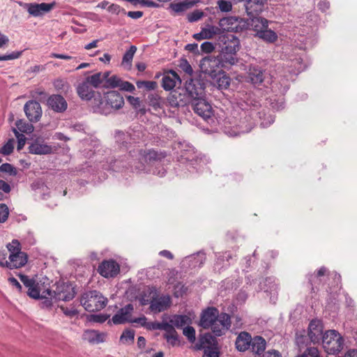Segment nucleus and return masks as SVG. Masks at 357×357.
I'll return each mask as SVG.
<instances>
[{
    "mask_svg": "<svg viewBox=\"0 0 357 357\" xmlns=\"http://www.w3.org/2000/svg\"><path fill=\"white\" fill-rule=\"evenodd\" d=\"M245 116L241 120L239 126V133L249 132L256 125L257 119L261 121V125L263 127L270 126L274 121V118L272 116L267 117V121L265 119L266 114L264 110H259L261 108L260 103L253 99L248 98L244 101V105L241 104Z\"/></svg>",
    "mask_w": 357,
    "mask_h": 357,
    "instance_id": "f257e3e1",
    "label": "nucleus"
},
{
    "mask_svg": "<svg viewBox=\"0 0 357 357\" xmlns=\"http://www.w3.org/2000/svg\"><path fill=\"white\" fill-rule=\"evenodd\" d=\"M216 45L219 48V56L225 63L233 66L237 63L236 53L240 47V41L236 36L229 33L221 34Z\"/></svg>",
    "mask_w": 357,
    "mask_h": 357,
    "instance_id": "f03ea898",
    "label": "nucleus"
},
{
    "mask_svg": "<svg viewBox=\"0 0 357 357\" xmlns=\"http://www.w3.org/2000/svg\"><path fill=\"white\" fill-rule=\"evenodd\" d=\"M98 98H95L92 101L91 106L94 112L107 115L121 108L124 105L123 96L117 91H108L105 93L103 98L100 93H98Z\"/></svg>",
    "mask_w": 357,
    "mask_h": 357,
    "instance_id": "7ed1b4c3",
    "label": "nucleus"
},
{
    "mask_svg": "<svg viewBox=\"0 0 357 357\" xmlns=\"http://www.w3.org/2000/svg\"><path fill=\"white\" fill-rule=\"evenodd\" d=\"M195 351H204L202 357H220V351L215 337L206 333L200 335L197 343L192 347Z\"/></svg>",
    "mask_w": 357,
    "mask_h": 357,
    "instance_id": "20e7f679",
    "label": "nucleus"
},
{
    "mask_svg": "<svg viewBox=\"0 0 357 357\" xmlns=\"http://www.w3.org/2000/svg\"><path fill=\"white\" fill-rule=\"evenodd\" d=\"M75 291L70 284L59 282L55 284V289H47L43 291L42 297H48V300L50 301L55 298L58 301H69L75 297Z\"/></svg>",
    "mask_w": 357,
    "mask_h": 357,
    "instance_id": "39448f33",
    "label": "nucleus"
},
{
    "mask_svg": "<svg viewBox=\"0 0 357 357\" xmlns=\"http://www.w3.org/2000/svg\"><path fill=\"white\" fill-rule=\"evenodd\" d=\"M80 303L86 311L95 312L106 306L107 298L97 291H91L82 296Z\"/></svg>",
    "mask_w": 357,
    "mask_h": 357,
    "instance_id": "423d86ee",
    "label": "nucleus"
},
{
    "mask_svg": "<svg viewBox=\"0 0 357 357\" xmlns=\"http://www.w3.org/2000/svg\"><path fill=\"white\" fill-rule=\"evenodd\" d=\"M229 66H231L225 63L219 55L218 56H206L200 61L199 63L201 71L212 78H215L222 72V68Z\"/></svg>",
    "mask_w": 357,
    "mask_h": 357,
    "instance_id": "0eeeda50",
    "label": "nucleus"
},
{
    "mask_svg": "<svg viewBox=\"0 0 357 357\" xmlns=\"http://www.w3.org/2000/svg\"><path fill=\"white\" fill-rule=\"evenodd\" d=\"M323 347L328 354H335L342 349L343 340L339 333L335 330H329L324 333L321 337Z\"/></svg>",
    "mask_w": 357,
    "mask_h": 357,
    "instance_id": "6e6552de",
    "label": "nucleus"
},
{
    "mask_svg": "<svg viewBox=\"0 0 357 357\" xmlns=\"http://www.w3.org/2000/svg\"><path fill=\"white\" fill-rule=\"evenodd\" d=\"M2 257L0 259V266L7 267L9 269L20 268L24 266L27 262V255L22 252H18L17 255L10 254L8 259L6 260L7 253L6 250L0 251Z\"/></svg>",
    "mask_w": 357,
    "mask_h": 357,
    "instance_id": "1a4fd4ad",
    "label": "nucleus"
},
{
    "mask_svg": "<svg viewBox=\"0 0 357 357\" xmlns=\"http://www.w3.org/2000/svg\"><path fill=\"white\" fill-rule=\"evenodd\" d=\"M220 26L228 32H239L247 29L248 23L242 18L227 17L220 20Z\"/></svg>",
    "mask_w": 357,
    "mask_h": 357,
    "instance_id": "9d476101",
    "label": "nucleus"
},
{
    "mask_svg": "<svg viewBox=\"0 0 357 357\" xmlns=\"http://www.w3.org/2000/svg\"><path fill=\"white\" fill-rule=\"evenodd\" d=\"M24 9L27 10L30 15L33 17H39L49 13L55 6V3H20Z\"/></svg>",
    "mask_w": 357,
    "mask_h": 357,
    "instance_id": "9b49d317",
    "label": "nucleus"
},
{
    "mask_svg": "<svg viewBox=\"0 0 357 357\" xmlns=\"http://www.w3.org/2000/svg\"><path fill=\"white\" fill-rule=\"evenodd\" d=\"M204 84L199 79H190L185 83V90L192 101L204 98L205 95Z\"/></svg>",
    "mask_w": 357,
    "mask_h": 357,
    "instance_id": "f8f14e48",
    "label": "nucleus"
},
{
    "mask_svg": "<svg viewBox=\"0 0 357 357\" xmlns=\"http://www.w3.org/2000/svg\"><path fill=\"white\" fill-rule=\"evenodd\" d=\"M231 326V319L230 316L227 313H220L219 319H218L213 324L210 326L212 333L215 336H221L225 333L227 331Z\"/></svg>",
    "mask_w": 357,
    "mask_h": 357,
    "instance_id": "ddd939ff",
    "label": "nucleus"
},
{
    "mask_svg": "<svg viewBox=\"0 0 357 357\" xmlns=\"http://www.w3.org/2000/svg\"><path fill=\"white\" fill-rule=\"evenodd\" d=\"M98 272L104 278H114L119 273L120 266L113 259L104 260L98 266Z\"/></svg>",
    "mask_w": 357,
    "mask_h": 357,
    "instance_id": "4468645a",
    "label": "nucleus"
},
{
    "mask_svg": "<svg viewBox=\"0 0 357 357\" xmlns=\"http://www.w3.org/2000/svg\"><path fill=\"white\" fill-rule=\"evenodd\" d=\"M194 112L204 120L210 119L213 115L211 105L204 98H198L192 101Z\"/></svg>",
    "mask_w": 357,
    "mask_h": 357,
    "instance_id": "2eb2a0df",
    "label": "nucleus"
},
{
    "mask_svg": "<svg viewBox=\"0 0 357 357\" xmlns=\"http://www.w3.org/2000/svg\"><path fill=\"white\" fill-rule=\"evenodd\" d=\"M24 110L27 119L31 123L39 121L42 116V108L37 101L29 100L26 102L24 106Z\"/></svg>",
    "mask_w": 357,
    "mask_h": 357,
    "instance_id": "dca6fc26",
    "label": "nucleus"
},
{
    "mask_svg": "<svg viewBox=\"0 0 357 357\" xmlns=\"http://www.w3.org/2000/svg\"><path fill=\"white\" fill-rule=\"evenodd\" d=\"M171 304V297L169 295H162L152 298L149 308L151 312L156 314L167 310Z\"/></svg>",
    "mask_w": 357,
    "mask_h": 357,
    "instance_id": "f3484780",
    "label": "nucleus"
},
{
    "mask_svg": "<svg viewBox=\"0 0 357 357\" xmlns=\"http://www.w3.org/2000/svg\"><path fill=\"white\" fill-rule=\"evenodd\" d=\"M165 155L162 153H158L154 150L140 151L139 153V160L142 164L140 166H136V169L139 171H143L145 169L144 163L149 164L155 161H158L162 158H164Z\"/></svg>",
    "mask_w": 357,
    "mask_h": 357,
    "instance_id": "a211bd4d",
    "label": "nucleus"
},
{
    "mask_svg": "<svg viewBox=\"0 0 357 357\" xmlns=\"http://www.w3.org/2000/svg\"><path fill=\"white\" fill-rule=\"evenodd\" d=\"M220 314L217 308L208 307L202 313L199 325L204 329H208L219 319Z\"/></svg>",
    "mask_w": 357,
    "mask_h": 357,
    "instance_id": "6ab92c4d",
    "label": "nucleus"
},
{
    "mask_svg": "<svg viewBox=\"0 0 357 357\" xmlns=\"http://www.w3.org/2000/svg\"><path fill=\"white\" fill-rule=\"evenodd\" d=\"M323 325L320 320L313 319L308 326V337L314 344L319 343L324 335Z\"/></svg>",
    "mask_w": 357,
    "mask_h": 357,
    "instance_id": "aec40b11",
    "label": "nucleus"
},
{
    "mask_svg": "<svg viewBox=\"0 0 357 357\" xmlns=\"http://www.w3.org/2000/svg\"><path fill=\"white\" fill-rule=\"evenodd\" d=\"M93 89L95 88L93 86L84 80L77 86V92L82 100H91L93 99V100L95 98H98V93H99L96 92Z\"/></svg>",
    "mask_w": 357,
    "mask_h": 357,
    "instance_id": "412c9836",
    "label": "nucleus"
},
{
    "mask_svg": "<svg viewBox=\"0 0 357 357\" xmlns=\"http://www.w3.org/2000/svg\"><path fill=\"white\" fill-rule=\"evenodd\" d=\"M133 309V305L132 304L126 305L113 316L112 319V322L114 324H121L126 322L132 321L131 316Z\"/></svg>",
    "mask_w": 357,
    "mask_h": 357,
    "instance_id": "4be33fe9",
    "label": "nucleus"
},
{
    "mask_svg": "<svg viewBox=\"0 0 357 357\" xmlns=\"http://www.w3.org/2000/svg\"><path fill=\"white\" fill-rule=\"evenodd\" d=\"M47 103L48 107L56 112H63L68 107V103L65 98L58 94L50 96L47 100Z\"/></svg>",
    "mask_w": 357,
    "mask_h": 357,
    "instance_id": "5701e85b",
    "label": "nucleus"
},
{
    "mask_svg": "<svg viewBox=\"0 0 357 357\" xmlns=\"http://www.w3.org/2000/svg\"><path fill=\"white\" fill-rule=\"evenodd\" d=\"M268 0H246L245 2V11L248 16L259 15Z\"/></svg>",
    "mask_w": 357,
    "mask_h": 357,
    "instance_id": "b1692460",
    "label": "nucleus"
},
{
    "mask_svg": "<svg viewBox=\"0 0 357 357\" xmlns=\"http://www.w3.org/2000/svg\"><path fill=\"white\" fill-rule=\"evenodd\" d=\"M181 82L180 77L175 71L170 70L162 79V86L165 91H170L176 86V82Z\"/></svg>",
    "mask_w": 357,
    "mask_h": 357,
    "instance_id": "393cba45",
    "label": "nucleus"
},
{
    "mask_svg": "<svg viewBox=\"0 0 357 357\" xmlns=\"http://www.w3.org/2000/svg\"><path fill=\"white\" fill-rule=\"evenodd\" d=\"M220 29L218 26L207 24L202 29L199 33L194 34L193 37L196 40L212 38L214 36L220 33Z\"/></svg>",
    "mask_w": 357,
    "mask_h": 357,
    "instance_id": "a878e982",
    "label": "nucleus"
},
{
    "mask_svg": "<svg viewBox=\"0 0 357 357\" xmlns=\"http://www.w3.org/2000/svg\"><path fill=\"white\" fill-rule=\"evenodd\" d=\"M249 17L250 18L246 21L248 23V26L250 25L256 32V36L258 34V32L268 27V21L266 19L258 17V15Z\"/></svg>",
    "mask_w": 357,
    "mask_h": 357,
    "instance_id": "bb28decb",
    "label": "nucleus"
},
{
    "mask_svg": "<svg viewBox=\"0 0 357 357\" xmlns=\"http://www.w3.org/2000/svg\"><path fill=\"white\" fill-rule=\"evenodd\" d=\"M252 338L245 332L238 335L236 340V347L240 351H245L250 347Z\"/></svg>",
    "mask_w": 357,
    "mask_h": 357,
    "instance_id": "cd10ccee",
    "label": "nucleus"
},
{
    "mask_svg": "<svg viewBox=\"0 0 357 357\" xmlns=\"http://www.w3.org/2000/svg\"><path fill=\"white\" fill-rule=\"evenodd\" d=\"M248 79L254 84H261L264 79L263 70L256 66H250L248 72Z\"/></svg>",
    "mask_w": 357,
    "mask_h": 357,
    "instance_id": "c85d7f7f",
    "label": "nucleus"
},
{
    "mask_svg": "<svg viewBox=\"0 0 357 357\" xmlns=\"http://www.w3.org/2000/svg\"><path fill=\"white\" fill-rule=\"evenodd\" d=\"M266 342L261 336H256L252 338L250 348L255 356H259L264 353Z\"/></svg>",
    "mask_w": 357,
    "mask_h": 357,
    "instance_id": "c756f323",
    "label": "nucleus"
},
{
    "mask_svg": "<svg viewBox=\"0 0 357 357\" xmlns=\"http://www.w3.org/2000/svg\"><path fill=\"white\" fill-rule=\"evenodd\" d=\"M29 153L33 154L43 155L50 154L52 151V148L46 144H40L37 142L32 143L29 146Z\"/></svg>",
    "mask_w": 357,
    "mask_h": 357,
    "instance_id": "7c9ffc66",
    "label": "nucleus"
},
{
    "mask_svg": "<svg viewBox=\"0 0 357 357\" xmlns=\"http://www.w3.org/2000/svg\"><path fill=\"white\" fill-rule=\"evenodd\" d=\"M137 51V47L134 45H131L128 50L126 53L124 54L121 66H123L126 69H130L132 66V61L134 56V54H135Z\"/></svg>",
    "mask_w": 357,
    "mask_h": 357,
    "instance_id": "2f4dec72",
    "label": "nucleus"
},
{
    "mask_svg": "<svg viewBox=\"0 0 357 357\" xmlns=\"http://www.w3.org/2000/svg\"><path fill=\"white\" fill-rule=\"evenodd\" d=\"M83 339L89 343H99L103 341L102 335L96 331H86Z\"/></svg>",
    "mask_w": 357,
    "mask_h": 357,
    "instance_id": "473e14b6",
    "label": "nucleus"
},
{
    "mask_svg": "<svg viewBox=\"0 0 357 357\" xmlns=\"http://www.w3.org/2000/svg\"><path fill=\"white\" fill-rule=\"evenodd\" d=\"M38 284H35L31 287L28 289L27 294L31 298H35V299H45V303L47 306H50L52 305V301L50 300H48V297H42L43 296V291L40 293V291L38 290Z\"/></svg>",
    "mask_w": 357,
    "mask_h": 357,
    "instance_id": "72a5a7b5",
    "label": "nucleus"
},
{
    "mask_svg": "<svg viewBox=\"0 0 357 357\" xmlns=\"http://www.w3.org/2000/svg\"><path fill=\"white\" fill-rule=\"evenodd\" d=\"M257 37L259 38H261L264 41L268 42V43H273L275 42L278 38V35L276 33L269 29L268 27H266L262 31H260L258 32V34L257 35Z\"/></svg>",
    "mask_w": 357,
    "mask_h": 357,
    "instance_id": "f704fd0d",
    "label": "nucleus"
},
{
    "mask_svg": "<svg viewBox=\"0 0 357 357\" xmlns=\"http://www.w3.org/2000/svg\"><path fill=\"white\" fill-rule=\"evenodd\" d=\"M169 322L174 325V327L181 328L190 322V319L187 315L175 314L172 316Z\"/></svg>",
    "mask_w": 357,
    "mask_h": 357,
    "instance_id": "c9c22d12",
    "label": "nucleus"
},
{
    "mask_svg": "<svg viewBox=\"0 0 357 357\" xmlns=\"http://www.w3.org/2000/svg\"><path fill=\"white\" fill-rule=\"evenodd\" d=\"M84 81L93 86L95 89H97L100 84L105 81L104 73H97L93 75L88 76Z\"/></svg>",
    "mask_w": 357,
    "mask_h": 357,
    "instance_id": "e433bc0d",
    "label": "nucleus"
},
{
    "mask_svg": "<svg viewBox=\"0 0 357 357\" xmlns=\"http://www.w3.org/2000/svg\"><path fill=\"white\" fill-rule=\"evenodd\" d=\"M105 81L108 86L111 88H116L120 84L121 79L116 75L109 77V73L105 72L104 73Z\"/></svg>",
    "mask_w": 357,
    "mask_h": 357,
    "instance_id": "4c0bfd02",
    "label": "nucleus"
},
{
    "mask_svg": "<svg viewBox=\"0 0 357 357\" xmlns=\"http://www.w3.org/2000/svg\"><path fill=\"white\" fill-rule=\"evenodd\" d=\"M135 338V332L132 330H126L120 337V341L125 344H129L133 342Z\"/></svg>",
    "mask_w": 357,
    "mask_h": 357,
    "instance_id": "58836bf2",
    "label": "nucleus"
},
{
    "mask_svg": "<svg viewBox=\"0 0 357 357\" xmlns=\"http://www.w3.org/2000/svg\"><path fill=\"white\" fill-rule=\"evenodd\" d=\"M16 126L17 131H20L24 133H31L33 130V126L26 123V121L23 120H19L16 122Z\"/></svg>",
    "mask_w": 357,
    "mask_h": 357,
    "instance_id": "ea45409f",
    "label": "nucleus"
},
{
    "mask_svg": "<svg viewBox=\"0 0 357 357\" xmlns=\"http://www.w3.org/2000/svg\"><path fill=\"white\" fill-rule=\"evenodd\" d=\"M136 85L138 89H145L146 91H152L157 88L158 84L155 81H137Z\"/></svg>",
    "mask_w": 357,
    "mask_h": 357,
    "instance_id": "a19ab883",
    "label": "nucleus"
},
{
    "mask_svg": "<svg viewBox=\"0 0 357 357\" xmlns=\"http://www.w3.org/2000/svg\"><path fill=\"white\" fill-rule=\"evenodd\" d=\"M14 149V139H9L0 149V153L4 155H10Z\"/></svg>",
    "mask_w": 357,
    "mask_h": 357,
    "instance_id": "79ce46f5",
    "label": "nucleus"
},
{
    "mask_svg": "<svg viewBox=\"0 0 357 357\" xmlns=\"http://www.w3.org/2000/svg\"><path fill=\"white\" fill-rule=\"evenodd\" d=\"M183 333L188 338L190 342H195L196 340L195 330L192 326H188L185 327L183 330Z\"/></svg>",
    "mask_w": 357,
    "mask_h": 357,
    "instance_id": "37998d69",
    "label": "nucleus"
},
{
    "mask_svg": "<svg viewBox=\"0 0 357 357\" xmlns=\"http://www.w3.org/2000/svg\"><path fill=\"white\" fill-rule=\"evenodd\" d=\"M171 7L175 13H178L188 10L190 7V3L188 2H180L171 4Z\"/></svg>",
    "mask_w": 357,
    "mask_h": 357,
    "instance_id": "c03bdc74",
    "label": "nucleus"
},
{
    "mask_svg": "<svg viewBox=\"0 0 357 357\" xmlns=\"http://www.w3.org/2000/svg\"><path fill=\"white\" fill-rule=\"evenodd\" d=\"M6 247L10 254L17 255L18 252H22V251H21L20 244L17 240H13Z\"/></svg>",
    "mask_w": 357,
    "mask_h": 357,
    "instance_id": "a18cd8bd",
    "label": "nucleus"
},
{
    "mask_svg": "<svg viewBox=\"0 0 357 357\" xmlns=\"http://www.w3.org/2000/svg\"><path fill=\"white\" fill-rule=\"evenodd\" d=\"M60 309L66 316L70 318L77 316L79 313L77 309L73 306L66 307L61 305Z\"/></svg>",
    "mask_w": 357,
    "mask_h": 357,
    "instance_id": "49530a36",
    "label": "nucleus"
},
{
    "mask_svg": "<svg viewBox=\"0 0 357 357\" xmlns=\"http://www.w3.org/2000/svg\"><path fill=\"white\" fill-rule=\"evenodd\" d=\"M13 132L15 134V136L17 139V150H21L23 149L25 142H26V137L22 134L20 133L19 131L16 128H13Z\"/></svg>",
    "mask_w": 357,
    "mask_h": 357,
    "instance_id": "de8ad7c7",
    "label": "nucleus"
},
{
    "mask_svg": "<svg viewBox=\"0 0 357 357\" xmlns=\"http://www.w3.org/2000/svg\"><path fill=\"white\" fill-rule=\"evenodd\" d=\"M0 172L8 173L10 176L17 174L16 169L9 163H4L0 166Z\"/></svg>",
    "mask_w": 357,
    "mask_h": 357,
    "instance_id": "09e8293b",
    "label": "nucleus"
},
{
    "mask_svg": "<svg viewBox=\"0 0 357 357\" xmlns=\"http://www.w3.org/2000/svg\"><path fill=\"white\" fill-rule=\"evenodd\" d=\"M178 66L183 72L189 75H191L193 73L192 68L186 59H181Z\"/></svg>",
    "mask_w": 357,
    "mask_h": 357,
    "instance_id": "8fccbe9b",
    "label": "nucleus"
},
{
    "mask_svg": "<svg viewBox=\"0 0 357 357\" xmlns=\"http://www.w3.org/2000/svg\"><path fill=\"white\" fill-rule=\"evenodd\" d=\"M9 215V210L5 204H0V223L5 222Z\"/></svg>",
    "mask_w": 357,
    "mask_h": 357,
    "instance_id": "3c124183",
    "label": "nucleus"
},
{
    "mask_svg": "<svg viewBox=\"0 0 357 357\" xmlns=\"http://www.w3.org/2000/svg\"><path fill=\"white\" fill-rule=\"evenodd\" d=\"M218 5L222 12H229L232 8V4L229 1L219 0L218 1Z\"/></svg>",
    "mask_w": 357,
    "mask_h": 357,
    "instance_id": "603ef678",
    "label": "nucleus"
},
{
    "mask_svg": "<svg viewBox=\"0 0 357 357\" xmlns=\"http://www.w3.org/2000/svg\"><path fill=\"white\" fill-rule=\"evenodd\" d=\"M203 15L204 14L202 11L197 10L192 13H189L187 18L189 22H194L199 20L203 17Z\"/></svg>",
    "mask_w": 357,
    "mask_h": 357,
    "instance_id": "864d4df0",
    "label": "nucleus"
},
{
    "mask_svg": "<svg viewBox=\"0 0 357 357\" xmlns=\"http://www.w3.org/2000/svg\"><path fill=\"white\" fill-rule=\"evenodd\" d=\"M121 90L133 92L135 89V86L129 82L123 81L121 79L120 84L118 86Z\"/></svg>",
    "mask_w": 357,
    "mask_h": 357,
    "instance_id": "5fc2aeb1",
    "label": "nucleus"
},
{
    "mask_svg": "<svg viewBox=\"0 0 357 357\" xmlns=\"http://www.w3.org/2000/svg\"><path fill=\"white\" fill-rule=\"evenodd\" d=\"M21 54L22 52H13L10 54L0 55V61L16 59H18L21 56Z\"/></svg>",
    "mask_w": 357,
    "mask_h": 357,
    "instance_id": "6e6d98bb",
    "label": "nucleus"
},
{
    "mask_svg": "<svg viewBox=\"0 0 357 357\" xmlns=\"http://www.w3.org/2000/svg\"><path fill=\"white\" fill-rule=\"evenodd\" d=\"M297 357H319V351L316 347L308 348L303 354Z\"/></svg>",
    "mask_w": 357,
    "mask_h": 357,
    "instance_id": "4d7b16f0",
    "label": "nucleus"
},
{
    "mask_svg": "<svg viewBox=\"0 0 357 357\" xmlns=\"http://www.w3.org/2000/svg\"><path fill=\"white\" fill-rule=\"evenodd\" d=\"M20 278L23 284L27 288L31 287L36 284V281L27 275H20Z\"/></svg>",
    "mask_w": 357,
    "mask_h": 357,
    "instance_id": "13d9d810",
    "label": "nucleus"
},
{
    "mask_svg": "<svg viewBox=\"0 0 357 357\" xmlns=\"http://www.w3.org/2000/svg\"><path fill=\"white\" fill-rule=\"evenodd\" d=\"M218 84L221 89H227L230 85L229 77L224 75L218 79Z\"/></svg>",
    "mask_w": 357,
    "mask_h": 357,
    "instance_id": "bf43d9fd",
    "label": "nucleus"
},
{
    "mask_svg": "<svg viewBox=\"0 0 357 357\" xmlns=\"http://www.w3.org/2000/svg\"><path fill=\"white\" fill-rule=\"evenodd\" d=\"M201 50L204 53H211L215 50L214 45L208 41L204 42L201 45Z\"/></svg>",
    "mask_w": 357,
    "mask_h": 357,
    "instance_id": "052dcab7",
    "label": "nucleus"
},
{
    "mask_svg": "<svg viewBox=\"0 0 357 357\" xmlns=\"http://www.w3.org/2000/svg\"><path fill=\"white\" fill-rule=\"evenodd\" d=\"M326 271H327L326 268H325V267H324V266H323V267H321V268L317 271V274H316V275H315V274L310 275L309 276V278H308V279H309V282H310V284H311L312 285H313V282H314V278H318L319 277H321V276L324 275L326 274Z\"/></svg>",
    "mask_w": 357,
    "mask_h": 357,
    "instance_id": "680f3d73",
    "label": "nucleus"
},
{
    "mask_svg": "<svg viewBox=\"0 0 357 357\" xmlns=\"http://www.w3.org/2000/svg\"><path fill=\"white\" fill-rule=\"evenodd\" d=\"M162 330L166 332L165 334H164V335H170L176 333L174 325H172V324H171L170 322H165L163 325V328Z\"/></svg>",
    "mask_w": 357,
    "mask_h": 357,
    "instance_id": "e2e57ef3",
    "label": "nucleus"
},
{
    "mask_svg": "<svg viewBox=\"0 0 357 357\" xmlns=\"http://www.w3.org/2000/svg\"><path fill=\"white\" fill-rule=\"evenodd\" d=\"M164 338H165L167 342L172 347L176 345L178 341L177 332L170 335H164Z\"/></svg>",
    "mask_w": 357,
    "mask_h": 357,
    "instance_id": "0e129e2a",
    "label": "nucleus"
},
{
    "mask_svg": "<svg viewBox=\"0 0 357 357\" xmlns=\"http://www.w3.org/2000/svg\"><path fill=\"white\" fill-rule=\"evenodd\" d=\"M255 357H282L280 353L275 349L268 350L261 355L255 356Z\"/></svg>",
    "mask_w": 357,
    "mask_h": 357,
    "instance_id": "69168bd1",
    "label": "nucleus"
},
{
    "mask_svg": "<svg viewBox=\"0 0 357 357\" xmlns=\"http://www.w3.org/2000/svg\"><path fill=\"white\" fill-rule=\"evenodd\" d=\"M165 322H149L146 328L149 330H162Z\"/></svg>",
    "mask_w": 357,
    "mask_h": 357,
    "instance_id": "338daca9",
    "label": "nucleus"
},
{
    "mask_svg": "<svg viewBox=\"0 0 357 357\" xmlns=\"http://www.w3.org/2000/svg\"><path fill=\"white\" fill-rule=\"evenodd\" d=\"M225 258L226 259V260L227 261H229V260L232 258V255L230 252H225L222 255L220 254L217 257V263L219 264L220 265L222 264V266H224L222 262H223Z\"/></svg>",
    "mask_w": 357,
    "mask_h": 357,
    "instance_id": "774afa93",
    "label": "nucleus"
}]
</instances>
